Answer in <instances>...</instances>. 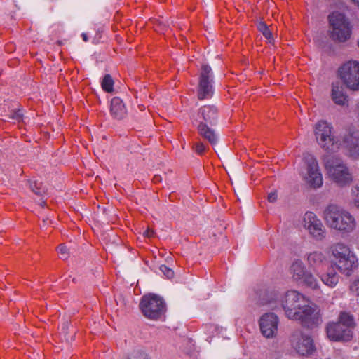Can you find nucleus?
<instances>
[{
    "label": "nucleus",
    "mask_w": 359,
    "mask_h": 359,
    "mask_svg": "<svg viewBox=\"0 0 359 359\" xmlns=\"http://www.w3.org/2000/svg\"><path fill=\"white\" fill-rule=\"evenodd\" d=\"M282 307L288 318L299 321L304 327L311 328L322 322L319 308L310 305L309 300L296 290L285 293Z\"/></svg>",
    "instance_id": "f257e3e1"
},
{
    "label": "nucleus",
    "mask_w": 359,
    "mask_h": 359,
    "mask_svg": "<svg viewBox=\"0 0 359 359\" xmlns=\"http://www.w3.org/2000/svg\"><path fill=\"white\" fill-rule=\"evenodd\" d=\"M323 215L327 224L342 233H350L356 229L357 222L354 216L338 205H327Z\"/></svg>",
    "instance_id": "f03ea898"
},
{
    "label": "nucleus",
    "mask_w": 359,
    "mask_h": 359,
    "mask_svg": "<svg viewBox=\"0 0 359 359\" xmlns=\"http://www.w3.org/2000/svg\"><path fill=\"white\" fill-rule=\"evenodd\" d=\"M330 250L332 264L341 273L350 276L358 265L355 254L348 245L342 242L332 244Z\"/></svg>",
    "instance_id": "7ed1b4c3"
},
{
    "label": "nucleus",
    "mask_w": 359,
    "mask_h": 359,
    "mask_svg": "<svg viewBox=\"0 0 359 359\" xmlns=\"http://www.w3.org/2000/svg\"><path fill=\"white\" fill-rule=\"evenodd\" d=\"M316 139L320 147L328 153L338 151L340 143L338 139L332 134V124L323 121H318L314 128Z\"/></svg>",
    "instance_id": "20e7f679"
},
{
    "label": "nucleus",
    "mask_w": 359,
    "mask_h": 359,
    "mask_svg": "<svg viewBox=\"0 0 359 359\" xmlns=\"http://www.w3.org/2000/svg\"><path fill=\"white\" fill-rule=\"evenodd\" d=\"M325 167L329 177L338 185L343 187L352 182V175L341 158L327 157L325 160Z\"/></svg>",
    "instance_id": "39448f33"
},
{
    "label": "nucleus",
    "mask_w": 359,
    "mask_h": 359,
    "mask_svg": "<svg viewBox=\"0 0 359 359\" xmlns=\"http://www.w3.org/2000/svg\"><path fill=\"white\" fill-rule=\"evenodd\" d=\"M332 27L330 36L333 40L344 42L348 40L352 32V27L345 15L339 12H332L328 16Z\"/></svg>",
    "instance_id": "423d86ee"
},
{
    "label": "nucleus",
    "mask_w": 359,
    "mask_h": 359,
    "mask_svg": "<svg viewBox=\"0 0 359 359\" xmlns=\"http://www.w3.org/2000/svg\"><path fill=\"white\" fill-rule=\"evenodd\" d=\"M140 307L143 315L150 320L159 319L165 312V304L163 299L154 294L143 296Z\"/></svg>",
    "instance_id": "0eeeda50"
},
{
    "label": "nucleus",
    "mask_w": 359,
    "mask_h": 359,
    "mask_svg": "<svg viewBox=\"0 0 359 359\" xmlns=\"http://www.w3.org/2000/svg\"><path fill=\"white\" fill-rule=\"evenodd\" d=\"M290 342L292 348L299 354L308 356L315 351L313 340L311 337L301 330L294 331L290 337Z\"/></svg>",
    "instance_id": "6e6552de"
},
{
    "label": "nucleus",
    "mask_w": 359,
    "mask_h": 359,
    "mask_svg": "<svg viewBox=\"0 0 359 359\" xmlns=\"http://www.w3.org/2000/svg\"><path fill=\"white\" fill-rule=\"evenodd\" d=\"M339 75L344 83L351 90H359V62L349 61L339 69Z\"/></svg>",
    "instance_id": "1a4fd4ad"
},
{
    "label": "nucleus",
    "mask_w": 359,
    "mask_h": 359,
    "mask_svg": "<svg viewBox=\"0 0 359 359\" xmlns=\"http://www.w3.org/2000/svg\"><path fill=\"white\" fill-rule=\"evenodd\" d=\"M303 159L307 166V172L305 176L306 183L314 189L320 187L323 185V180L316 158L310 154H306L304 155Z\"/></svg>",
    "instance_id": "9d476101"
},
{
    "label": "nucleus",
    "mask_w": 359,
    "mask_h": 359,
    "mask_svg": "<svg viewBox=\"0 0 359 359\" xmlns=\"http://www.w3.org/2000/svg\"><path fill=\"white\" fill-rule=\"evenodd\" d=\"M304 226L316 240L325 238V228L321 220L313 212H306L304 216Z\"/></svg>",
    "instance_id": "9b49d317"
},
{
    "label": "nucleus",
    "mask_w": 359,
    "mask_h": 359,
    "mask_svg": "<svg viewBox=\"0 0 359 359\" xmlns=\"http://www.w3.org/2000/svg\"><path fill=\"white\" fill-rule=\"evenodd\" d=\"M278 318L272 313L264 314L259 320V327L262 334L266 338L275 336L278 331Z\"/></svg>",
    "instance_id": "f8f14e48"
},
{
    "label": "nucleus",
    "mask_w": 359,
    "mask_h": 359,
    "mask_svg": "<svg viewBox=\"0 0 359 359\" xmlns=\"http://www.w3.org/2000/svg\"><path fill=\"white\" fill-rule=\"evenodd\" d=\"M327 334L332 341H349L352 338V332L345 328L341 323H332L327 326Z\"/></svg>",
    "instance_id": "ddd939ff"
},
{
    "label": "nucleus",
    "mask_w": 359,
    "mask_h": 359,
    "mask_svg": "<svg viewBox=\"0 0 359 359\" xmlns=\"http://www.w3.org/2000/svg\"><path fill=\"white\" fill-rule=\"evenodd\" d=\"M343 143L347 149L349 156L356 159L359 158V130L350 128L343 137Z\"/></svg>",
    "instance_id": "4468645a"
},
{
    "label": "nucleus",
    "mask_w": 359,
    "mask_h": 359,
    "mask_svg": "<svg viewBox=\"0 0 359 359\" xmlns=\"http://www.w3.org/2000/svg\"><path fill=\"white\" fill-rule=\"evenodd\" d=\"M213 78L211 67L203 64V100L210 99L215 94Z\"/></svg>",
    "instance_id": "2eb2a0df"
},
{
    "label": "nucleus",
    "mask_w": 359,
    "mask_h": 359,
    "mask_svg": "<svg viewBox=\"0 0 359 359\" xmlns=\"http://www.w3.org/2000/svg\"><path fill=\"white\" fill-rule=\"evenodd\" d=\"M331 97L333 102L339 106H346L348 103V97L344 91V88L339 83L332 85Z\"/></svg>",
    "instance_id": "dca6fc26"
},
{
    "label": "nucleus",
    "mask_w": 359,
    "mask_h": 359,
    "mask_svg": "<svg viewBox=\"0 0 359 359\" xmlns=\"http://www.w3.org/2000/svg\"><path fill=\"white\" fill-rule=\"evenodd\" d=\"M111 114L117 119L123 118L127 114V110L123 101L119 97H114L111 101Z\"/></svg>",
    "instance_id": "f3484780"
},
{
    "label": "nucleus",
    "mask_w": 359,
    "mask_h": 359,
    "mask_svg": "<svg viewBox=\"0 0 359 359\" xmlns=\"http://www.w3.org/2000/svg\"><path fill=\"white\" fill-rule=\"evenodd\" d=\"M217 121V109L213 105L203 106V124L215 126Z\"/></svg>",
    "instance_id": "a211bd4d"
},
{
    "label": "nucleus",
    "mask_w": 359,
    "mask_h": 359,
    "mask_svg": "<svg viewBox=\"0 0 359 359\" xmlns=\"http://www.w3.org/2000/svg\"><path fill=\"white\" fill-rule=\"evenodd\" d=\"M307 272L304 264L300 260L294 262L290 267L292 277L297 281H302Z\"/></svg>",
    "instance_id": "6ab92c4d"
},
{
    "label": "nucleus",
    "mask_w": 359,
    "mask_h": 359,
    "mask_svg": "<svg viewBox=\"0 0 359 359\" xmlns=\"http://www.w3.org/2000/svg\"><path fill=\"white\" fill-rule=\"evenodd\" d=\"M203 139L207 140L212 146H215L219 141V134L212 126L203 124Z\"/></svg>",
    "instance_id": "aec40b11"
},
{
    "label": "nucleus",
    "mask_w": 359,
    "mask_h": 359,
    "mask_svg": "<svg viewBox=\"0 0 359 359\" xmlns=\"http://www.w3.org/2000/svg\"><path fill=\"white\" fill-rule=\"evenodd\" d=\"M339 275L334 270H331L322 275L321 280L327 286L333 288L339 283Z\"/></svg>",
    "instance_id": "412c9836"
},
{
    "label": "nucleus",
    "mask_w": 359,
    "mask_h": 359,
    "mask_svg": "<svg viewBox=\"0 0 359 359\" xmlns=\"http://www.w3.org/2000/svg\"><path fill=\"white\" fill-rule=\"evenodd\" d=\"M301 282L306 287H307L311 290H320V283H319L318 279L311 272L308 271Z\"/></svg>",
    "instance_id": "4be33fe9"
},
{
    "label": "nucleus",
    "mask_w": 359,
    "mask_h": 359,
    "mask_svg": "<svg viewBox=\"0 0 359 359\" xmlns=\"http://www.w3.org/2000/svg\"><path fill=\"white\" fill-rule=\"evenodd\" d=\"M345 328H351L355 327V320L353 315L347 312H341L339 315V321Z\"/></svg>",
    "instance_id": "5701e85b"
},
{
    "label": "nucleus",
    "mask_w": 359,
    "mask_h": 359,
    "mask_svg": "<svg viewBox=\"0 0 359 359\" xmlns=\"http://www.w3.org/2000/svg\"><path fill=\"white\" fill-rule=\"evenodd\" d=\"M324 259L325 256L321 252H311L307 257L309 264L313 266L320 264Z\"/></svg>",
    "instance_id": "b1692460"
},
{
    "label": "nucleus",
    "mask_w": 359,
    "mask_h": 359,
    "mask_svg": "<svg viewBox=\"0 0 359 359\" xmlns=\"http://www.w3.org/2000/svg\"><path fill=\"white\" fill-rule=\"evenodd\" d=\"M257 29L269 41L271 42L273 40L272 32L265 22H259L257 23Z\"/></svg>",
    "instance_id": "393cba45"
},
{
    "label": "nucleus",
    "mask_w": 359,
    "mask_h": 359,
    "mask_svg": "<svg viewBox=\"0 0 359 359\" xmlns=\"http://www.w3.org/2000/svg\"><path fill=\"white\" fill-rule=\"evenodd\" d=\"M102 89L108 93L113 91L114 81L109 74H106L102 81Z\"/></svg>",
    "instance_id": "a878e982"
},
{
    "label": "nucleus",
    "mask_w": 359,
    "mask_h": 359,
    "mask_svg": "<svg viewBox=\"0 0 359 359\" xmlns=\"http://www.w3.org/2000/svg\"><path fill=\"white\" fill-rule=\"evenodd\" d=\"M29 187L36 194L41 195L44 192L41 183L36 180L29 182Z\"/></svg>",
    "instance_id": "bb28decb"
},
{
    "label": "nucleus",
    "mask_w": 359,
    "mask_h": 359,
    "mask_svg": "<svg viewBox=\"0 0 359 359\" xmlns=\"http://www.w3.org/2000/svg\"><path fill=\"white\" fill-rule=\"evenodd\" d=\"M351 198L355 206L359 209V184L352 187Z\"/></svg>",
    "instance_id": "cd10ccee"
},
{
    "label": "nucleus",
    "mask_w": 359,
    "mask_h": 359,
    "mask_svg": "<svg viewBox=\"0 0 359 359\" xmlns=\"http://www.w3.org/2000/svg\"><path fill=\"white\" fill-rule=\"evenodd\" d=\"M159 269L162 273L168 278H172L174 276L173 270L165 265H161Z\"/></svg>",
    "instance_id": "c85d7f7f"
},
{
    "label": "nucleus",
    "mask_w": 359,
    "mask_h": 359,
    "mask_svg": "<svg viewBox=\"0 0 359 359\" xmlns=\"http://www.w3.org/2000/svg\"><path fill=\"white\" fill-rule=\"evenodd\" d=\"M57 251L60 255V257L62 259H66L68 257L69 252L67 247L64 245H60L57 248Z\"/></svg>",
    "instance_id": "c756f323"
},
{
    "label": "nucleus",
    "mask_w": 359,
    "mask_h": 359,
    "mask_svg": "<svg viewBox=\"0 0 359 359\" xmlns=\"http://www.w3.org/2000/svg\"><path fill=\"white\" fill-rule=\"evenodd\" d=\"M128 359H147L144 353L140 351L133 352Z\"/></svg>",
    "instance_id": "7c9ffc66"
},
{
    "label": "nucleus",
    "mask_w": 359,
    "mask_h": 359,
    "mask_svg": "<svg viewBox=\"0 0 359 359\" xmlns=\"http://www.w3.org/2000/svg\"><path fill=\"white\" fill-rule=\"evenodd\" d=\"M350 290L356 295H359V278L351 284Z\"/></svg>",
    "instance_id": "2f4dec72"
},
{
    "label": "nucleus",
    "mask_w": 359,
    "mask_h": 359,
    "mask_svg": "<svg viewBox=\"0 0 359 359\" xmlns=\"http://www.w3.org/2000/svg\"><path fill=\"white\" fill-rule=\"evenodd\" d=\"M9 118L12 120L20 121L22 119V114L20 111H13L11 113Z\"/></svg>",
    "instance_id": "473e14b6"
},
{
    "label": "nucleus",
    "mask_w": 359,
    "mask_h": 359,
    "mask_svg": "<svg viewBox=\"0 0 359 359\" xmlns=\"http://www.w3.org/2000/svg\"><path fill=\"white\" fill-rule=\"evenodd\" d=\"M278 198V194L276 191L271 192L268 194V201L271 203H274Z\"/></svg>",
    "instance_id": "72a5a7b5"
},
{
    "label": "nucleus",
    "mask_w": 359,
    "mask_h": 359,
    "mask_svg": "<svg viewBox=\"0 0 359 359\" xmlns=\"http://www.w3.org/2000/svg\"><path fill=\"white\" fill-rule=\"evenodd\" d=\"M154 231L150 229H147V230H145L143 233V235L145 236V237H147V238H151L154 236Z\"/></svg>",
    "instance_id": "f704fd0d"
},
{
    "label": "nucleus",
    "mask_w": 359,
    "mask_h": 359,
    "mask_svg": "<svg viewBox=\"0 0 359 359\" xmlns=\"http://www.w3.org/2000/svg\"><path fill=\"white\" fill-rule=\"evenodd\" d=\"M205 30L208 31L209 34H210V38L208 37V40H211L212 41H214V38H215V33L214 32H212V27H210V28H207Z\"/></svg>",
    "instance_id": "c9c22d12"
},
{
    "label": "nucleus",
    "mask_w": 359,
    "mask_h": 359,
    "mask_svg": "<svg viewBox=\"0 0 359 359\" xmlns=\"http://www.w3.org/2000/svg\"><path fill=\"white\" fill-rule=\"evenodd\" d=\"M195 151L197 154H202V146L199 143L196 144Z\"/></svg>",
    "instance_id": "e433bc0d"
},
{
    "label": "nucleus",
    "mask_w": 359,
    "mask_h": 359,
    "mask_svg": "<svg viewBox=\"0 0 359 359\" xmlns=\"http://www.w3.org/2000/svg\"><path fill=\"white\" fill-rule=\"evenodd\" d=\"M81 36H82L83 40L84 41H88V37H87L86 34L83 33V34H81Z\"/></svg>",
    "instance_id": "4c0bfd02"
},
{
    "label": "nucleus",
    "mask_w": 359,
    "mask_h": 359,
    "mask_svg": "<svg viewBox=\"0 0 359 359\" xmlns=\"http://www.w3.org/2000/svg\"><path fill=\"white\" fill-rule=\"evenodd\" d=\"M161 177H160V176H155V177H154V182H159V181H161Z\"/></svg>",
    "instance_id": "58836bf2"
},
{
    "label": "nucleus",
    "mask_w": 359,
    "mask_h": 359,
    "mask_svg": "<svg viewBox=\"0 0 359 359\" xmlns=\"http://www.w3.org/2000/svg\"><path fill=\"white\" fill-rule=\"evenodd\" d=\"M198 79H199V80H198V85H199V86H201V85H202V74H201L199 75V78Z\"/></svg>",
    "instance_id": "ea45409f"
},
{
    "label": "nucleus",
    "mask_w": 359,
    "mask_h": 359,
    "mask_svg": "<svg viewBox=\"0 0 359 359\" xmlns=\"http://www.w3.org/2000/svg\"><path fill=\"white\" fill-rule=\"evenodd\" d=\"M222 229H223V227H221V228L218 229L216 232H213V236H216V233L219 232Z\"/></svg>",
    "instance_id": "a19ab883"
},
{
    "label": "nucleus",
    "mask_w": 359,
    "mask_h": 359,
    "mask_svg": "<svg viewBox=\"0 0 359 359\" xmlns=\"http://www.w3.org/2000/svg\"><path fill=\"white\" fill-rule=\"evenodd\" d=\"M202 90H198V97H200V95H201V91Z\"/></svg>",
    "instance_id": "79ce46f5"
},
{
    "label": "nucleus",
    "mask_w": 359,
    "mask_h": 359,
    "mask_svg": "<svg viewBox=\"0 0 359 359\" xmlns=\"http://www.w3.org/2000/svg\"><path fill=\"white\" fill-rule=\"evenodd\" d=\"M201 125V123H199L198 124V129L200 128Z\"/></svg>",
    "instance_id": "37998d69"
},
{
    "label": "nucleus",
    "mask_w": 359,
    "mask_h": 359,
    "mask_svg": "<svg viewBox=\"0 0 359 359\" xmlns=\"http://www.w3.org/2000/svg\"><path fill=\"white\" fill-rule=\"evenodd\" d=\"M264 304H269V303H270V302L266 301V302H264Z\"/></svg>",
    "instance_id": "c03bdc74"
}]
</instances>
